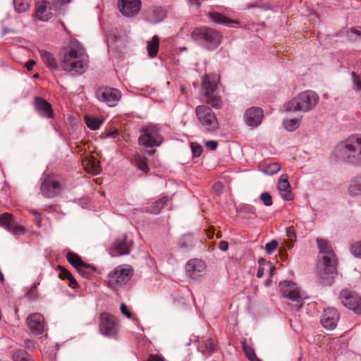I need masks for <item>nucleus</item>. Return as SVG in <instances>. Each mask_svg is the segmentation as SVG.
<instances>
[{
  "mask_svg": "<svg viewBox=\"0 0 361 361\" xmlns=\"http://www.w3.org/2000/svg\"><path fill=\"white\" fill-rule=\"evenodd\" d=\"M336 157L352 164H361V137L353 136L338 145Z\"/></svg>",
  "mask_w": 361,
  "mask_h": 361,
  "instance_id": "f257e3e1",
  "label": "nucleus"
},
{
  "mask_svg": "<svg viewBox=\"0 0 361 361\" xmlns=\"http://www.w3.org/2000/svg\"><path fill=\"white\" fill-rule=\"evenodd\" d=\"M317 243L319 249V262L317 269L319 274L332 275L336 272V259L328 242L324 239L317 238Z\"/></svg>",
  "mask_w": 361,
  "mask_h": 361,
  "instance_id": "f03ea898",
  "label": "nucleus"
},
{
  "mask_svg": "<svg viewBox=\"0 0 361 361\" xmlns=\"http://www.w3.org/2000/svg\"><path fill=\"white\" fill-rule=\"evenodd\" d=\"M85 53L82 47L76 41L70 43L69 50L65 54L61 66L64 71L78 73L84 68Z\"/></svg>",
  "mask_w": 361,
  "mask_h": 361,
  "instance_id": "7ed1b4c3",
  "label": "nucleus"
},
{
  "mask_svg": "<svg viewBox=\"0 0 361 361\" xmlns=\"http://www.w3.org/2000/svg\"><path fill=\"white\" fill-rule=\"evenodd\" d=\"M279 289L281 296L290 301L288 303L290 310L298 311L302 307L306 295L296 283L284 281L279 283Z\"/></svg>",
  "mask_w": 361,
  "mask_h": 361,
  "instance_id": "20e7f679",
  "label": "nucleus"
},
{
  "mask_svg": "<svg viewBox=\"0 0 361 361\" xmlns=\"http://www.w3.org/2000/svg\"><path fill=\"white\" fill-rule=\"evenodd\" d=\"M319 101V96L313 91H305L300 93L285 104L287 112H307L314 109Z\"/></svg>",
  "mask_w": 361,
  "mask_h": 361,
  "instance_id": "39448f33",
  "label": "nucleus"
},
{
  "mask_svg": "<svg viewBox=\"0 0 361 361\" xmlns=\"http://www.w3.org/2000/svg\"><path fill=\"white\" fill-rule=\"evenodd\" d=\"M191 38L209 50H214L221 44L222 35L211 27H200L195 28L191 33Z\"/></svg>",
  "mask_w": 361,
  "mask_h": 361,
  "instance_id": "423d86ee",
  "label": "nucleus"
},
{
  "mask_svg": "<svg viewBox=\"0 0 361 361\" xmlns=\"http://www.w3.org/2000/svg\"><path fill=\"white\" fill-rule=\"evenodd\" d=\"M134 271L129 265H118L111 271L106 279L108 287L117 290L125 286L132 278Z\"/></svg>",
  "mask_w": 361,
  "mask_h": 361,
  "instance_id": "0eeeda50",
  "label": "nucleus"
},
{
  "mask_svg": "<svg viewBox=\"0 0 361 361\" xmlns=\"http://www.w3.org/2000/svg\"><path fill=\"white\" fill-rule=\"evenodd\" d=\"M138 143L145 147L152 148L159 146L163 141L159 128L155 125L145 126L141 128Z\"/></svg>",
  "mask_w": 361,
  "mask_h": 361,
  "instance_id": "6e6552de",
  "label": "nucleus"
},
{
  "mask_svg": "<svg viewBox=\"0 0 361 361\" xmlns=\"http://www.w3.org/2000/svg\"><path fill=\"white\" fill-rule=\"evenodd\" d=\"M217 82L218 78L216 76L205 75L202 90L206 97V102L214 108L219 109L221 106V99L216 92Z\"/></svg>",
  "mask_w": 361,
  "mask_h": 361,
  "instance_id": "1a4fd4ad",
  "label": "nucleus"
},
{
  "mask_svg": "<svg viewBox=\"0 0 361 361\" xmlns=\"http://www.w3.org/2000/svg\"><path fill=\"white\" fill-rule=\"evenodd\" d=\"M196 116L201 125L208 131L216 130L218 121L212 110L204 105H199L195 109Z\"/></svg>",
  "mask_w": 361,
  "mask_h": 361,
  "instance_id": "9d476101",
  "label": "nucleus"
},
{
  "mask_svg": "<svg viewBox=\"0 0 361 361\" xmlns=\"http://www.w3.org/2000/svg\"><path fill=\"white\" fill-rule=\"evenodd\" d=\"M64 189L62 183L54 176H46L42 180L40 191L47 198H53L60 195Z\"/></svg>",
  "mask_w": 361,
  "mask_h": 361,
  "instance_id": "9b49d317",
  "label": "nucleus"
},
{
  "mask_svg": "<svg viewBox=\"0 0 361 361\" xmlns=\"http://www.w3.org/2000/svg\"><path fill=\"white\" fill-rule=\"evenodd\" d=\"M97 99L109 106H115L121 98V92L115 88L102 87L95 92Z\"/></svg>",
  "mask_w": 361,
  "mask_h": 361,
  "instance_id": "f8f14e48",
  "label": "nucleus"
},
{
  "mask_svg": "<svg viewBox=\"0 0 361 361\" xmlns=\"http://www.w3.org/2000/svg\"><path fill=\"white\" fill-rule=\"evenodd\" d=\"M118 324L116 318L106 313L100 314L99 329L103 335L113 336L117 334Z\"/></svg>",
  "mask_w": 361,
  "mask_h": 361,
  "instance_id": "ddd939ff",
  "label": "nucleus"
},
{
  "mask_svg": "<svg viewBox=\"0 0 361 361\" xmlns=\"http://www.w3.org/2000/svg\"><path fill=\"white\" fill-rule=\"evenodd\" d=\"M339 298L345 307L356 314H361V297L348 290H343Z\"/></svg>",
  "mask_w": 361,
  "mask_h": 361,
  "instance_id": "4468645a",
  "label": "nucleus"
},
{
  "mask_svg": "<svg viewBox=\"0 0 361 361\" xmlns=\"http://www.w3.org/2000/svg\"><path fill=\"white\" fill-rule=\"evenodd\" d=\"M264 118L263 110L259 107L252 106L245 110L243 119L247 126L252 128L259 126Z\"/></svg>",
  "mask_w": 361,
  "mask_h": 361,
  "instance_id": "2eb2a0df",
  "label": "nucleus"
},
{
  "mask_svg": "<svg viewBox=\"0 0 361 361\" xmlns=\"http://www.w3.org/2000/svg\"><path fill=\"white\" fill-rule=\"evenodd\" d=\"M206 264L204 261L199 259H192L185 265L187 276L192 279H197L202 276L205 271Z\"/></svg>",
  "mask_w": 361,
  "mask_h": 361,
  "instance_id": "dca6fc26",
  "label": "nucleus"
},
{
  "mask_svg": "<svg viewBox=\"0 0 361 361\" xmlns=\"http://www.w3.org/2000/svg\"><path fill=\"white\" fill-rule=\"evenodd\" d=\"M131 245L132 241L128 240L126 235L120 236L115 240L110 248V255L112 257L127 255L130 252Z\"/></svg>",
  "mask_w": 361,
  "mask_h": 361,
  "instance_id": "f3484780",
  "label": "nucleus"
},
{
  "mask_svg": "<svg viewBox=\"0 0 361 361\" xmlns=\"http://www.w3.org/2000/svg\"><path fill=\"white\" fill-rule=\"evenodd\" d=\"M118 8L123 16H133L140 11L141 1L140 0H118Z\"/></svg>",
  "mask_w": 361,
  "mask_h": 361,
  "instance_id": "a211bd4d",
  "label": "nucleus"
},
{
  "mask_svg": "<svg viewBox=\"0 0 361 361\" xmlns=\"http://www.w3.org/2000/svg\"><path fill=\"white\" fill-rule=\"evenodd\" d=\"M0 225L16 235L25 231L22 226L16 224L11 213L6 212L0 215Z\"/></svg>",
  "mask_w": 361,
  "mask_h": 361,
  "instance_id": "6ab92c4d",
  "label": "nucleus"
},
{
  "mask_svg": "<svg viewBox=\"0 0 361 361\" xmlns=\"http://www.w3.org/2000/svg\"><path fill=\"white\" fill-rule=\"evenodd\" d=\"M339 316L336 310L332 307L324 310L321 318V323L327 329H334L338 321Z\"/></svg>",
  "mask_w": 361,
  "mask_h": 361,
  "instance_id": "aec40b11",
  "label": "nucleus"
},
{
  "mask_svg": "<svg viewBox=\"0 0 361 361\" xmlns=\"http://www.w3.org/2000/svg\"><path fill=\"white\" fill-rule=\"evenodd\" d=\"M27 324L32 333L41 334L43 332L44 322L43 316L39 313H33L27 318Z\"/></svg>",
  "mask_w": 361,
  "mask_h": 361,
  "instance_id": "412c9836",
  "label": "nucleus"
},
{
  "mask_svg": "<svg viewBox=\"0 0 361 361\" xmlns=\"http://www.w3.org/2000/svg\"><path fill=\"white\" fill-rule=\"evenodd\" d=\"M36 111L42 117L51 118L53 117L52 106L45 99L37 97L35 99Z\"/></svg>",
  "mask_w": 361,
  "mask_h": 361,
  "instance_id": "4be33fe9",
  "label": "nucleus"
},
{
  "mask_svg": "<svg viewBox=\"0 0 361 361\" xmlns=\"http://www.w3.org/2000/svg\"><path fill=\"white\" fill-rule=\"evenodd\" d=\"M145 17L149 22L157 23L166 17V12L161 7L153 6L146 11Z\"/></svg>",
  "mask_w": 361,
  "mask_h": 361,
  "instance_id": "5701e85b",
  "label": "nucleus"
},
{
  "mask_svg": "<svg viewBox=\"0 0 361 361\" xmlns=\"http://www.w3.org/2000/svg\"><path fill=\"white\" fill-rule=\"evenodd\" d=\"M51 10L50 4L47 1L37 3L36 6V16L42 21H47L51 17Z\"/></svg>",
  "mask_w": 361,
  "mask_h": 361,
  "instance_id": "b1692460",
  "label": "nucleus"
},
{
  "mask_svg": "<svg viewBox=\"0 0 361 361\" xmlns=\"http://www.w3.org/2000/svg\"><path fill=\"white\" fill-rule=\"evenodd\" d=\"M278 189L284 200H291L290 185L288 182V175L283 174L281 176L278 182Z\"/></svg>",
  "mask_w": 361,
  "mask_h": 361,
  "instance_id": "393cba45",
  "label": "nucleus"
},
{
  "mask_svg": "<svg viewBox=\"0 0 361 361\" xmlns=\"http://www.w3.org/2000/svg\"><path fill=\"white\" fill-rule=\"evenodd\" d=\"M82 166L88 173L96 175L100 171L99 161L93 157H86L82 160Z\"/></svg>",
  "mask_w": 361,
  "mask_h": 361,
  "instance_id": "a878e982",
  "label": "nucleus"
},
{
  "mask_svg": "<svg viewBox=\"0 0 361 361\" xmlns=\"http://www.w3.org/2000/svg\"><path fill=\"white\" fill-rule=\"evenodd\" d=\"M39 54L46 64V66L51 69H56L57 67L56 61L53 55L47 51L40 50Z\"/></svg>",
  "mask_w": 361,
  "mask_h": 361,
  "instance_id": "bb28decb",
  "label": "nucleus"
},
{
  "mask_svg": "<svg viewBox=\"0 0 361 361\" xmlns=\"http://www.w3.org/2000/svg\"><path fill=\"white\" fill-rule=\"evenodd\" d=\"M159 47V39L154 35L150 41L147 42V49L149 56L154 57L157 55Z\"/></svg>",
  "mask_w": 361,
  "mask_h": 361,
  "instance_id": "cd10ccee",
  "label": "nucleus"
},
{
  "mask_svg": "<svg viewBox=\"0 0 361 361\" xmlns=\"http://www.w3.org/2000/svg\"><path fill=\"white\" fill-rule=\"evenodd\" d=\"M259 268L257 273V278H262L264 274L266 269H271V271H276V267L270 262H267L264 259H259L258 261Z\"/></svg>",
  "mask_w": 361,
  "mask_h": 361,
  "instance_id": "c85d7f7f",
  "label": "nucleus"
},
{
  "mask_svg": "<svg viewBox=\"0 0 361 361\" xmlns=\"http://www.w3.org/2000/svg\"><path fill=\"white\" fill-rule=\"evenodd\" d=\"M13 361H31L32 357L24 350L18 349L12 352Z\"/></svg>",
  "mask_w": 361,
  "mask_h": 361,
  "instance_id": "c756f323",
  "label": "nucleus"
},
{
  "mask_svg": "<svg viewBox=\"0 0 361 361\" xmlns=\"http://www.w3.org/2000/svg\"><path fill=\"white\" fill-rule=\"evenodd\" d=\"M66 259L68 262L77 270L79 269V268L84 262L78 254L73 252H69L67 253Z\"/></svg>",
  "mask_w": 361,
  "mask_h": 361,
  "instance_id": "7c9ffc66",
  "label": "nucleus"
},
{
  "mask_svg": "<svg viewBox=\"0 0 361 361\" xmlns=\"http://www.w3.org/2000/svg\"><path fill=\"white\" fill-rule=\"evenodd\" d=\"M346 36L351 42H361V27H353L348 30Z\"/></svg>",
  "mask_w": 361,
  "mask_h": 361,
  "instance_id": "2f4dec72",
  "label": "nucleus"
},
{
  "mask_svg": "<svg viewBox=\"0 0 361 361\" xmlns=\"http://www.w3.org/2000/svg\"><path fill=\"white\" fill-rule=\"evenodd\" d=\"M281 169L279 163L265 164L261 166V171L269 176L276 173Z\"/></svg>",
  "mask_w": 361,
  "mask_h": 361,
  "instance_id": "473e14b6",
  "label": "nucleus"
},
{
  "mask_svg": "<svg viewBox=\"0 0 361 361\" xmlns=\"http://www.w3.org/2000/svg\"><path fill=\"white\" fill-rule=\"evenodd\" d=\"M242 348L245 352L247 357L250 361H260L259 359L256 356L254 349L250 345L246 343V341L243 340L241 341Z\"/></svg>",
  "mask_w": 361,
  "mask_h": 361,
  "instance_id": "72a5a7b5",
  "label": "nucleus"
},
{
  "mask_svg": "<svg viewBox=\"0 0 361 361\" xmlns=\"http://www.w3.org/2000/svg\"><path fill=\"white\" fill-rule=\"evenodd\" d=\"M209 16L210 19H212L214 23H219V24H227L229 23H233L234 21L228 18L225 16L216 13V12H211L209 13Z\"/></svg>",
  "mask_w": 361,
  "mask_h": 361,
  "instance_id": "f704fd0d",
  "label": "nucleus"
},
{
  "mask_svg": "<svg viewBox=\"0 0 361 361\" xmlns=\"http://www.w3.org/2000/svg\"><path fill=\"white\" fill-rule=\"evenodd\" d=\"M168 198L166 197H164L161 199L154 202L152 205H151L147 211L150 213L158 214L161 209L164 207Z\"/></svg>",
  "mask_w": 361,
  "mask_h": 361,
  "instance_id": "c9c22d12",
  "label": "nucleus"
},
{
  "mask_svg": "<svg viewBox=\"0 0 361 361\" xmlns=\"http://www.w3.org/2000/svg\"><path fill=\"white\" fill-rule=\"evenodd\" d=\"M96 269L94 266L83 262L78 271L84 277L89 278L94 271Z\"/></svg>",
  "mask_w": 361,
  "mask_h": 361,
  "instance_id": "e433bc0d",
  "label": "nucleus"
},
{
  "mask_svg": "<svg viewBox=\"0 0 361 361\" xmlns=\"http://www.w3.org/2000/svg\"><path fill=\"white\" fill-rule=\"evenodd\" d=\"M300 123V119L299 118L286 119L283 121V126L287 130L293 131L299 127Z\"/></svg>",
  "mask_w": 361,
  "mask_h": 361,
  "instance_id": "4c0bfd02",
  "label": "nucleus"
},
{
  "mask_svg": "<svg viewBox=\"0 0 361 361\" xmlns=\"http://www.w3.org/2000/svg\"><path fill=\"white\" fill-rule=\"evenodd\" d=\"M348 193L352 196L361 195V185L359 179L355 180L348 189Z\"/></svg>",
  "mask_w": 361,
  "mask_h": 361,
  "instance_id": "58836bf2",
  "label": "nucleus"
},
{
  "mask_svg": "<svg viewBox=\"0 0 361 361\" xmlns=\"http://www.w3.org/2000/svg\"><path fill=\"white\" fill-rule=\"evenodd\" d=\"M85 123L89 128L95 130L99 129V126L102 123V121L97 118L86 116Z\"/></svg>",
  "mask_w": 361,
  "mask_h": 361,
  "instance_id": "ea45409f",
  "label": "nucleus"
},
{
  "mask_svg": "<svg viewBox=\"0 0 361 361\" xmlns=\"http://www.w3.org/2000/svg\"><path fill=\"white\" fill-rule=\"evenodd\" d=\"M13 6L18 13L26 11L30 6L28 2L25 0H13Z\"/></svg>",
  "mask_w": 361,
  "mask_h": 361,
  "instance_id": "a19ab883",
  "label": "nucleus"
},
{
  "mask_svg": "<svg viewBox=\"0 0 361 361\" xmlns=\"http://www.w3.org/2000/svg\"><path fill=\"white\" fill-rule=\"evenodd\" d=\"M204 353L210 355L216 350V344L213 338H209L204 342Z\"/></svg>",
  "mask_w": 361,
  "mask_h": 361,
  "instance_id": "79ce46f5",
  "label": "nucleus"
},
{
  "mask_svg": "<svg viewBox=\"0 0 361 361\" xmlns=\"http://www.w3.org/2000/svg\"><path fill=\"white\" fill-rule=\"evenodd\" d=\"M137 167L142 171L147 172L149 169L147 158L144 157H138L136 160Z\"/></svg>",
  "mask_w": 361,
  "mask_h": 361,
  "instance_id": "37998d69",
  "label": "nucleus"
},
{
  "mask_svg": "<svg viewBox=\"0 0 361 361\" xmlns=\"http://www.w3.org/2000/svg\"><path fill=\"white\" fill-rule=\"evenodd\" d=\"M260 200L265 206L269 207L273 204L271 195L267 192H264L261 194Z\"/></svg>",
  "mask_w": 361,
  "mask_h": 361,
  "instance_id": "c03bdc74",
  "label": "nucleus"
},
{
  "mask_svg": "<svg viewBox=\"0 0 361 361\" xmlns=\"http://www.w3.org/2000/svg\"><path fill=\"white\" fill-rule=\"evenodd\" d=\"M39 284V283L34 284L27 291V296L29 299L35 300L38 297L37 286Z\"/></svg>",
  "mask_w": 361,
  "mask_h": 361,
  "instance_id": "a18cd8bd",
  "label": "nucleus"
},
{
  "mask_svg": "<svg viewBox=\"0 0 361 361\" xmlns=\"http://www.w3.org/2000/svg\"><path fill=\"white\" fill-rule=\"evenodd\" d=\"M351 252L354 256L361 257V240L352 245Z\"/></svg>",
  "mask_w": 361,
  "mask_h": 361,
  "instance_id": "49530a36",
  "label": "nucleus"
},
{
  "mask_svg": "<svg viewBox=\"0 0 361 361\" xmlns=\"http://www.w3.org/2000/svg\"><path fill=\"white\" fill-rule=\"evenodd\" d=\"M352 79L353 82V89L355 90H361V80L354 72L352 73Z\"/></svg>",
  "mask_w": 361,
  "mask_h": 361,
  "instance_id": "de8ad7c7",
  "label": "nucleus"
},
{
  "mask_svg": "<svg viewBox=\"0 0 361 361\" xmlns=\"http://www.w3.org/2000/svg\"><path fill=\"white\" fill-rule=\"evenodd\" d=\"M278 247V242L275 240H271V242L268 243L265 245V249L268 254H271Z\"/></svg>",
  "mask_w": 361,
  "mask_h": 361,
  "instance_id": "09e8293b",
  "label": "nucleus"
},
{
  "mask_svg": "<svg viewBox=\"0 0 361 361\" xmlns=\"http://www.w3.org/2000/svg\"><path fill=\"white\" fill-rule=\"evenodd\" d=\"M59 269L60 270L59 277L62 280L68 279L72 275L69 271L61 266H59Z\"/></svg>",
  "mask_w": 361,
  "mask_h": 361,
  "instance_id": "8fccbe9b",
  "label": "nucleus"
},
{
  "mask_svg": "<svg viewBox=\"0 0 361 361\" xmlns=\"http://www.w3.org/2000/svg\"><path fill=\"white\" fill-rule=\"evenodd\" d=\"M286 235L288 240L291 242H293L296 239V235L293 226H290L286 229Z\"/></svg>",
  "mask_w": 361,
  "mask_h": 361,
  "instance_id": "3c124183",
  "label": "nucleus"
},
{
  "mask_svg": "<svg viewBox=\"0 0 361 361\" xmlns=\"http://www.w3.org/2000/svg\"><path fill=\"white\" fill-rule=\"evenodd\" d=\"M192 152L194 156L199 157L200 156L202 152V146L199 145H195L194 143L191 144Z\"/></svg>",
  "mask_w": 361,
  "mask_h": 361,
  "instance_id": "603ef678",
  "label": "nucleus"
},
{
  "mask_svg": "<svg viewBox=\"0 0 361 361\" xmlns=\"http://www.w3.org/2000/svg\"><path fill=\"white\" fill-rule=\"evenodd\" d=\"M121 312L128 318L131 317V312L128 310L127 306L124 303H122L121 305Z\"/></svg>",
  "mask_w": 361,
  "mask_h": 361,
  "instance_id": "864d4df0",
  "label": "nucleus"
},
{
  "mask_svg": "<svg viewBox=\"0 0 361 361\" xmlns=\"http://www.w3.org/2000/svg\"><path fill=\"white\" fill-rule=\"evenodd\" d=\"M205 145L207 147H208L212 150H214L216 149L218 143L216 141L209 140V141H207L205 142Z\"/></svg>",
  "mask_w": 361,
  "mask_h": 361,
  "instance_id": "5fc2aeb1",
  "label": "nucleus"
},
{
  "mask_svg": "<svg viewBox=\"0 0 361 361\" xmlns=\"http://www.w3.org/2000/svg\"><path fill=\"white\" fill-rule=\"evenodd\" d=\"M31 213L33 214L35 216V223L37 225V226H41V217L39 214L36 211H31Z\"/></svg>",
  "mask_w": 361,
  "mask_h": 361,
  "instance_id": "6e6d98bb",
  "label": "nucleus"
},
{
  "mask_svg": "<svg viewBox=\"0 0 361 361\" xmlns=\"http://www.w3.org/2000/svg\"><path fill=\"white\" fill-rule=\"evenodd\" d=\"M148 361H164V358L157 355H150Z\"/></svg>",
  "mask_w": 361,
  "mask_h": 361,
  "instance_id": "4d7b16f0",
  "label": "nucleus"
},
{
  "mask_svg": "<svg viewBox=\"0 0 361 361\" xmlns=\"http://www.w3.org/2000/svg\"><path fill=\"white\" fill-rule=\"evenodd\" d=\"M67 280L69 281V286L71 288H75L78 286V283H77L76 280L74 279V277L73 276V275H71V277H69V279Z\"/></svg>",
  "mask_w": 361,
  "mask_h": 361,
  "instance_id": "13d9d810",
  "label": "nucleus"
},
{
  "mask_svg": "<svg viewBox=\"0 0 361 361\" xmlns=\"http://www.w3.org/2000/svg\"><path fill=\"white\" fill-rule=\"evenodd\" d=\"M219 247L223 251H226L228 248V243L226 241L222 240L219 243Z\"/></svg>",
  "mask_w": 361,
  "mask_h": 361,
  "instance_id": "bf43d9fd",
  "label": "nucleus"
},
{
  "mask_svg": "<svg viewBox=\"0 0 361 361\" xmlns=\"http://www.w3.org/2000/svg\"><path fill=\"white\" fill-rule=\"evenodd\" d=\"M35 64V61L34 60H29L26 63L25 67L28 71H31L33 68V66Z\"/></svg>",
  "mask_w": 361,
  "mask_h": 361,
  "instance_id": "052dcab7",
  "label": "nucleus"
},
{
  "mask_svg": "<svg viewBox=\"0 0 361 361\" xmlns=\"http://www.w3.org/2000/svg\"><path fill=\"white\" fill-rule=\"evenodd\" d=\"M222 188H223V185L221 183H215L214 185H213V189L216 192H220L221 190H222Z\"/></svg>",
  "mask_w": 361,
  "mask_h": 361,
  "instance_id": "680f3d73",
  "label": "nucleus"
},
{
  "mask_svg": "<svg viewBox=\"0 0 361 361\" xmlns=\"http://www.w3.org/2000/svg\"><path fill=\"white\" fill-rule=\"evenodd\" d=\"M188 1L191 5H195L197 8H200V3L199 0H188Z\"/></svg>",
  "mask_w": 361,
  "mask_h": 361,
  "instance_id": "e2e57ef3",
  "label": "nucleus"
},
{
  "mask_svg": "<svg viewBox=\"0 0 361 361\" xmlns=\"http://www.w3.org/2000/svg\"><path fill=\"white\" fill-rule=\"evenodd\" d=\"M293 242H291V241H290V243L288 242L286 243V247H284V250H290V249H292V247H293Z\"/></svg>",
  "mask_w": 361,
  "mask_h": 361,
  "instance_id": "0e129e2a",
  "label": "nucleus"
},
{
  "mask_svg": "<svg viewBox=\"0 0 361 361\" xmlns=\"http://www.w3.org/2000/svg\"><path fill=\"white\" fill-rule=\"evenodd\" d=\"M25 345H26V347H27V348H31V346H32V345H32V343L30 341H29V340L25 341Z\"/></svg>",
  "mask_w": 361,
  "mask_h": 361,
  "instance_id": "69168bd1",
  "label": "nucleus"
},
{
  "mask_svg": "<svg viewBox=\"0 0 361 361\" xmlns=\"http://www.w3.org/2000/svg\"><path fill=\"white\" fill-rule=\"evenodd\" d=\"M117 134H118L117 131H114L112 133H109L108 136L111 137H115L117 135Z\"/></svg>",
  "mask_w": 361,
  "mask_h": 361,
  "instance_id": "338daca9",
  "label": "nucleus"
},
{
  "mask_svg": "<svg viewBox=\"0 0 361 361\" xmlns=\"http://www.w3.org/2000/svg\"><path fill=\"white\" fill-rule=\"evenodd\" d=\"M214 227H212L209 228V233L208 234L209 235V237L211 238V236L212 235H214Z\"/></svg>",
  "mask_w": 361,
  "mask_h": 361,
  "instance_id": "774afa93",
  "label": "nucleus"
}]
</instances>
